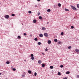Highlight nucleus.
I'll return each instance as SVG.
<instances>
[{
  "label": "nucleus",
  "mask_w": 79,
  "mask_h": 79,
  "mask_svg": "<svg viewBox=\"0 0 79 79\" xmlns=\"http://www.w3.org/2000/svg\"><path fill=\"white\" fill-rule=\"evenodd\" d=\"M71 8H72L73 10H76V7L73 6H71Z\"/></svg>",
  "instance_id": "nucleus-1"
},
{
  "label": "nucleus",
  "mask_w": 79,
  "mask_h": 79,
  "mask_svg": "<svg viewBox=\"0 0 79 79\" xmlns=\"http://www.w3.org/2000/svg\"><path fill=\"white\" fill-rule=\"evenodd\" d=\"M44 35L45 37H48V35L47 33H45L44 34Z\"/></svg>",
  "instance_id": "nucleus-2"
},
{
  "label": "nucleus",
  "mask_w": 79,
  "mask_h": 79,
  "mask_svg": "<svg viewBox=\"0 0 79 79\" xmlns=\"http://www.w3.org/2000/svg\"><path fill=\"white\" fill-rule=\"evenodd\" d=\"M10 17V16L8 15H6V16H5V18L6 19H8Z\"/></svg>",
  "instance_id": "nucleus-3"
},
{
  "label": "nucleus",
  "mask_w": 79,
  "mask_h": 79,
  "mask_svg": "<svg viewBox=\"0 0 79 79\" xmlns=\"http://www.w3.org/2000/svg\"><path fill=\"white\" fill-rule=\"evenodd\" d=\"M39 64H41L42 63V60H39L38 61Z\"/></svg>",
  "instance_id": "nucleus-4"
},
{
  "label": "nucleus",
  "mask_w": 79,
  "mask_h": 79,
  "mask_svg": "<svg viewBox=\"0 0 79 79\" xmlns=\"http://www.w3.org/2000/svg\"><path fill=\"white\" fill-rule=\"evenodd\" d=\"M48 44H50L51 43V41H50V40H48Z\"/></svg>",
  "instance_id": "nucleus-5"
},
{
  "label": "nucleus",
  "mask_w": 79,
  "mask_h": 79,
  "mask_svg": "<svg viewBox=\"0 0 79 79\" xmlns=\"http://www.w3.org/2000/svg\"><path fill=\"white\" fill-rule=\"evenodd\" d=\"M37 22V21L35 19H34L33 20V23H35Z\"/></svg>",
  "instance_id": "nucleus-6"
},
{
  "label": "nucleus",
  "mask_w": 79,
  "mask_h": 79,
  "mask_svg": "<svg viewBox=\"0 0 79 79\" xmlns=\"http://www.w3.org/2000/svg\"><path fill=\"white\" fill-rule=\"evenodd\" d=\"M39 36L40 37H43V35L42 34H40Z\"/></svg>",
  "instance_id": "nucleus-7"
},
{
  "label": "nucleus",
  "mask_w": 79,
  "mask_h": 79,
  "mask_svg": "<svg viewBox=\"0 0 79 79\" xmlns=\"http://www.w3.org/2000/svg\"><path fill=\"white\" fill-rule=\"evenodd\" d=\"M45 29H46V28H45V27H43L42 28V30H43V31H44V30H45Z\"/></svg>",
  "instance_id": "nucleus-8"
},
{
  "label": "nucleus",
  "mask_w": 79,
  "mask_h": 79,
  "mask_svg": "<svg viewBox=\"0 0 79 79\" xmlns=\"http://www.w3.org/2000/svg\"><path fill=\"white\" fill-rule=\"evenodd\" d=\"M34 40H35V41H37L38 40V39H37V38H35L34 39Z\"/></svg>",
  "instance_id": "nucleus-9"
},
{
  "label": "nucleus",
  "mask_w": 79,
  "mask_h": 79,
  "mask_svg": "<svg viewBox=\"0 0 79 79\" xmlns=\"http://www.w3.org/2000/svg\"><path fill=\"white\" fill-rule=\"evenodd\" d=\"M45 64H42V67H43V68H44L45 67Z\"/></svg>",
  "instance_id": "nucleus-10"
},
{
  "label": "nucleus",
  "mask_w": 79,
  "mask_h": 79,
  "mask_svg": "<svg viewBox=\"0 0 79 79\" xmlns=\"http://www.w3.org/2000/svg\"><path fill=\"white\" fill-rule=\"evenodd\" d=\"M47 11L48 12H50V11H51V10H50V9H48Z\"/></svg>",
  "instance_id": "nucleus-11"
},
{
  "label": "nucleus",
  "mask_w": 79,
  "mask_h": 79,
  "mask_svg": "<svg viewBox=\"0 0 79 79\" xmlns=\"http://www.w3.org/2000/svg\"><path fill=\"white\" fill-rule=\"evenodd\" d=\"M39 19H40L42 20V17L41 16H39Z\"/></svg>",
  "instance_id": "nucleus-12"
},
{
  "label": "nucleus",
  "mask_w": 79,
  "mask_h": 79,
  "mask_svg": "<svg viewBox=\"0 0 79 79\" xmlns=\"http://www.w3.org/2000/svg\"><path fill=\"white\" fill-rule=\"evenodd\" d=\"M54 41L56 42H57L58 41V40H57V39H54Z\"/></svg>",
  "instance_id": "nucleus-13"
},
{
  "label": "nucleus",
  "mask_w": 79,
  "mask_h": 79,
  "mask_svg": "<svg viewBox=\"0 0 79 79\" xmlns=\"http://www.w3.org/2000/svg\"><path fill=\"white\" fill-rule=\"evenodd\" d=\"M31 59L32 60H34L35 59V58H34V57H31Z\"/></svg>",
  "instance_id": "nucleus-14"
},
{
  "label": "nucleus",
  "mask_w": 79,
  "mask_h": 79,
  "mask_svg": "<svg viewBox=\"0 0 79 79\" xmlns=\"http://www.w3.org/2000/svg\"><path fill=\"white\" fill-rule=\"evenodd\" d=\"M28 73H29V74H31V71L30 70L28 71Z\"/></svg>",
  "instance_id": "nucleus-15"
},
{
  "label": "nucleus",
  "mask_w": 79,
  "mask_h": 79,
  "mask_svg": "<svg viewBox=\"0 0 79 79\" xmlns=\"http://www.w3.org/2000/svg\"><path fill=\"white\" fill-rule=\"evenodd\" d=\"M65 11H69V10L65 8Z\"/></svg>",
  "instance_id": "nucleus-16"
},
{
  "label": "nucleus",
  "mask_w": 79,
  "mask_h": 79,
  "mask_svg": "<svg viewBox=\"0 0 79 79\" xmlns=\"http://www.w3.org/2000/svg\"><path fill=\"white\" fill-rule=\"evenodd\" d=\"M75 52H79V49H76Z\"/></svg>",
  "instance_id": "nucleus-17"
},
{
  "label": "nucleus",
  "mask_w": 79,
  "mask_h": 79,
  "mask_svg": "<svg viewBox=\"0 0 79 79\" xmlns=\"http://www.w3.org/2000/svg\"><path fill=\"white\" fill-rule=\"evenodd\" d=\"M6 64H10V62L7 61L6 62Z\"/></svg>",
  "instance_id": "nucleus-18"
},
{
  "label": "nucleus",
  "mask_w": 79,
  "mask_h": 79,
  "mask_svg": "<svg viewBox=\"0 0 79 79\" xmlns=\"http://www.w3.org/2000/svg\"><path fill=\"white\" fill-rule=\"evenodd\" d=\"M50 69H53V66H50Z\"/></svg>",
  "instance_id": "nucleus-19"
},
{
  "label": "nucleus",
  "mask_w": 79,
  "mask_h": 79,
  "mask_svg": "<svg viewBox=\"0 0 79 79\" xmlns=\"http://www.w3.org/2000/svg\"><path fill=\"white\" fill-rule=\"evenodd\" d=\"M69 73H70L69 72V71H68L66 72V74H69Z\"/></svg>",
  "instance_id": "nucleus-20"
},
{
  "label": "nucleus",
  "mask_w": 79,
  "mask_h": 79,
  "mask_svg": "<svg viewBox=\"0 0 79 79\" xmlns=\"http://www.w3.org/2000/svg\"><path fill=\"white\" fill-rule=\"evenodd\" d=\"M58 6L59 7H60V6H61V4H60V3L58 4Z\"/></svg>",
  "instance_id": "nucleus-21"
},
{
  "label": "nucleus",
  "mask_w": 79,
  "mask_h": 79,
  "mask_svg": "<svg viewBox=\"0 0 79 79\" xmlns=\"http://www.w3.org/2000/svg\"><path fill=\"white\" fill-rule=\"evenodd\" d=\"M71 48H72V47H71V46H70L68 47V48H69V49H71Z\"/></svg>",
  "instance_id": "nucleus-22"
},
{
  "label": "nucleus",
  "mask_w": 79,
  "mask_h": 79,
  "mask_svg": "<svg viewBox=\"0 0 79 79\" xmlns=\"http://www.w3.org/2000/svg\"><path fill=\"white\" fill-rule=\"evenodd\" d=\"M58 75H59V76H60L61 75V73L60 72H58Z\"/></svg>",
  "instance_id": "nucleus-23"
},
{
  "label": "nucleus",
  "mask_w": 79,
  "mask_h": 79,
  "mask_svg": "<svg viewBox=\"0 0 79 79\" xmlns=\"http://www.w3.org/2000/svg\"><path fill=\"white\" fill-rule=\"evenodd\" d=\"M12 16H15V15L13 14H12L11 15Z\"/></svg>",
  "instance_id": "nucleus-24"
},
{
  "label": "nucleus",
  "mask_w": 79,
  "mask_h": 79,
  "mask_svg": "<svg viewBox=\"0 0 79 79\" xmlns=\"http://www.w3.org/2000/svg\"><path fill=\"white\" fill-rule=\"evenodd\" d=\"M18 39H21V36H18Z\"/></svg>",
  "instance_id": "nucleus-25"
},
{
  "label": "nucleus",
  "mask_w": 79,
  "mask_h": 79,
  "mask_svg": "<svg viewBox=\"0 0 79 79\" xmlns=\"http://www.w3.org/2000/svg\"><path fill=\"white\" fill-rule=\"evenodd\" d=\"M31 57H34V54H31Z\"/></svg>",
  "instance_id": "nucleus-26"
},
{
  "label": "nucleus",
  "mask_w": 79,
  "mask_h": 79,
  "mask_svg": "<svg viewBox=\"0 0 79 79\" xmlns=\"http://www.w3.org/2000/svg\"><path fill=\"white\" fill-rule=\"evenodd\" d=\"M34 75L35 76H37V73H36V72H35L34 73Z\"/></svg>",
  "instance_id": "nucleus-27"
},
{
  "label": "nucleus",
  "mask_w": 79,
  "mask_h": 79,
  "mask_svg": "<svg viewBox=\"0 0 79 79\" xmlns=\"http://www.w3.org/2000/svg\"><path fill=\"white\" fill-rule=\"evenodd\" d=\"M60 34L61 35H63V34H64L63 32H61Z\"/></svg>",
  "instance_id": "nucleus-28"
},
{
  "label": "nucleus",
  "mask_w": 79,
  "mask_h": 79,
  "mask_svg": "<svg viewBox=\"0 0 79 79\" xmlns=\"http://www.w3.org/2000/svg\"><path fill=\"white\" fill-rule=\"evenodd\" d=\"M38 45H41V43H40V42H39L38 43Z\"/></svg>",
  "instance_id": "nucleus-29"
},
{
  "label": "nucleus",
  "mask_w": 79,
  "mask_h": 79,
  "mask_svg": "<svg viewBox=\"0 0 79 79\" xmlns=\"http://www.w3.org/2000/svg\"><path fill=\"white\" fill-rule=\"evenodd\" d=\"M71 29H74V26H71Z\"/></svg>",
  "instance_id": "nucleus-30"
},
{
  "label": "nucleus",
  "mask_w": 79,
  "mask_h": 79,
  "mask_svg": "<svg viewBox=\"0 0 79 79\" xmlns=\"http://www.w3.org/2000/svg\"><path fill=\"white\" fill-rule=\"evenodd\" d=\"M60 68H63V65H61L60 66Z\"/></svg>",
  "instance_id": "nucleus-31"
},
{
  "label": "nucleus",
  "mask_w": 79,
  "mask_h": 79,
  "mask_svg": "<svg viewBox=\"0 0 79 79\" xmlns=\"http://www.w3.org/2000/svg\"><path fill=\"white\" fill-rule=\"evenodd\" d=\"M22 76L23 77H25V75H22Z\"/></svg>",
  "instance_id": "nucleus-32"
},
{
  "label": "nucleus",
  "mask_w": 79,
  "mask_h": 79,
  "mask_svg": "<svg viewBox=\"0 0 79 79\" xmlns=\"http://www.w3.org/2000/svg\"><path fill=\"white\" fill-rule=\"evenodd\" d=\"M28 13H29L31 14V13H32V12H31V11H28Z\"/></svg>",
  "instance_id": "nucleus-33"
},
{
  "label": "nucleus",
  "mask_w": 79,
  "mask_h": 79,
  "mask_svg": "<svg viewBox=\"0 0 79 79\" xmlns=\"http://www.w3.org/2000/svg\"><path fill=\"white\" fill-rule=\"evenodd\" d=\"M77 8H79V4H77Z\"/></svg>",
  "instance_id": "nucleus-34"
},
{
  "label": "nucleus",
  "mask_w": 79,
  "mask_h": 79,
  "mask_svg": "<svg viewBox=\"0 0 79 79\" xmlns=\"http://www.w3.org/2000/svg\"><path fill=\"white\" fill-rule=\"evenodd\" d=\"M23 35H27V34H26V33H24L23 34Z\"/></svg>",
  "instance_id": "nucleus-35"
},
{
  "label": "nucleus",
  "mask_w": 79,
  "mask_h": 79,
  "mask_svg": "<svg viewBox=\"0 0 79 79\" xmlns=\"http://www.w3.org/2000/svg\"><path fill=\"white\" fill-rule=\"evenodd\" d=\"M77 78H79V75H77Z\"/></svg>",
  "instance_id": "nucleus-36"
},
{
  "label": "nucleus",
  "mask_w": 79,
  "mask_h": 79,
  "mask_svg": "<svg viewBox=\"0 0 79 79\" xmlns=\"http://www.w3.org/2000/svg\"><path fill=\"white\" fill-rule=\"evenodd\" d=\"M58 43L60 44H61V42L60 41L58 42Z\"/></svg>",
  "instance_id": "nucleus-37"
},
{
  "label": "nucleus",
  "mask_w": 79,
  "mask_h": 79,
  "mask_svg": "<svg viewBox=\"0 0 79 79\" xmlns=\"http://www.w3.org/2000/svg\"><path fill=\"white\" fill-rule=\"evenodd\" d=\"M45 51H48V49H47V48H46V49L45 50Z\"/></svg>",
  "instance_id": "nucleus-38"
},
{
  "label": "nucleus",
  "mask_w": 79,
  "mask_h": 79,
  "mask_svg": "<svg viewBox=\"0 0 79 79\" xmlns=\"http://www.w3.org/2000/svg\"><path fill=\"white\" fill-rule=\"evenodd\" d=\"M13 71H16V69L15 68L13 69Z\"/></svg>",
  "instance_id": "nucleus-39"
},
{
  "label": "nucleus",
  "mask_w": 79,
  "mask_h": 79,
  "mask_svg": "<svg viewBox=\"0 0 79 79\" xmlns=\"http://www.w3.org/2000/svg\"><path fill=\"white\" fill-rule=\"evenodd\" d=\"M38 15H40V13H38Z\"/></svg>",
  "instance_id": "nucleus-40"
},
{
  "label": "nucleus",
  "mask_w": 79,
  "mask_h": 79,
  "mask_svg": "<svg viewBox=\"0 0 79 79\" xmlns=\"http://www.w3.org/2000/svg\"><path fill=\"white\" fill-rule=\"evenodd\" d=\"M38 2H40V0H37Z\"/></svg>",
  "instance_id": "nucleus-41"
},
{
  "label": "nucleus",
  "mask_w": 79,
  "mask_h": 79,
  "mask_svg": "<svg viewBox=\"0 0 79 79\" xmlns=\"http://www.w3.org/2000/svg\"><path fill=\"white\" fill-rule=\"evenodd\" d=\"M64 79H67L66 77H65L64 78Z\"/></svg>",
  "instance_id": "nucleus-42"
},
{
  "label": "nucleus",
  "mask_w": 79,
  "mask_h": 79,
  "mask_svg": "<svg viewBox=\"0 0 79 79\" xmlns=\"http://www.w3.org/2000/svg\"><path fill=\"white\" fill-rule=\"evenodd\" d=\"M30 37H32V35H30Z\"/></svg>",
  "instance_id": "nucleus-43"
},
{
  "label": "nucleus",
  "mask_w": 79,
  "mask_h": 79,
  "mask_svg": "<svg viewBox=\"0 0 79 79\" xmlns=\"http://www.w3.org/2000/svg\"><path fill=\"white\" fill-rule=\"evenodd\" d=\"M35 7H37V5H36L35 6Z\"/></svg>",
  "instance_id": "nucleus-44"
},
{
  "label": "nucleus",
  "mask_w": 79,
  "mask_h": 79,
  "mask_svg": "<svg viewBox=\"0 0 79 79\" xmlns=\"http://www.w3.org/2000/svg\"><path fill=\"white\" fill-rule=\"evenodd\" d=\"M42 54H43V55H45V53H43Z\"/></svg>",
  "instance_id": "nucleus-45"
},
{
  "label": "nucleus",
  "mask_w": 79,
  "mask_h": 79,
  "mask_svg": "<svg viewBox=\"0 0 79 79\" xmlns=\"http://www.w3.org/2000/svg\"><path fill=\"white\" fill-rule=\"evenodd\" d=\"M24 61H26V60H25Z\"/></svg>",
  "instance_id": "nucleus-46"
},
{
  "label": "nucleus",
  "mask_w": 79,
  "mask_h": 79,
  "mask_svg": "<svg viewBox=\"0 0 79 79\" xmlns=\"http://www.w3.org/2000/svg\"><path fill=\"white\" fill-rule=\"evenodd\" d=\"M11 68H13V67L12 66V67H11Z\"/></svg>",
  "instance_id": "nucleus-47"
},
{
  "label": "nucleus",
  "mask_w": 79,
  "mask_h": 79,
  "mask_svg": "<svg viewBox=\"0 0 79 79\" xmlns=\"http://www.w3.org/2000/svg\"><path fill=\"white\" fill-rule=\"evenodd\" d=\"M48 24L49 23L48 22H47V23Z\"/></svg>",
  "instance_id": "nucleus-48"
},
{
  "label": "nucleus",
  "mask_w": 79,
  "mask_h": 79,
  "mask_svg": "<svg viewBox=\"0 0 79 79\" xmlns=\"http://www.w3.org/2000/svg\"><path fill=\"white\" fill-rule=\"evenodd\" d=\"M0 75H1V73H0Z\"/></svg>",
  "instance_id": "nucleus-49"
}]
</instances>
